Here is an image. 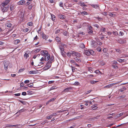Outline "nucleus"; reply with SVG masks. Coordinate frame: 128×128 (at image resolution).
<instances>
[{
	"label": "nucleus",
	"instance_id": "obj_42",
	"mask_svg": "<svg viewBox=\"0 0 128 128\" xmlns=\"http://www.w3.org/2000/svg\"><path fill=\"white\" fill-rule=\"evenodd\" d=\"M80 5L82 6H86V5H85L84 3H80Z\"/></svg>",
	"mask_w": 128,
	"mask_h": 128
},
{
	"label": "nucleus",
	"instance_id": "obj_8",
	"mask_svg": "<svg viewBox=\"0 0 128 128\" xmlns=\"http://www.w3.org/2000/svg\"><path fill=\"white\" fill-rule=\"evenodd\" d=\"M45 56V60L46 61H48L50 58V54L46 53V54Z\"/></svg>",
	"mask_w": 128,
	"mask_h": 128
},
{
	"label": "nucleus",
	"instance_id": "obj_1",
	"mask_svg": "<svg viewBox=\"0 0 128 128\" xmlns=\"http://www.w3.org/2000/svg\"><path fill=\"white\" fill-rule=\"evenodd\" d=\"M84 53L86 55L88 56L90 55H94L95 53L92 50H84Z\"/></svg>",
	"mask_w": 128,
	"mask_h": 128
},
{
	"label": "nucleus",
	"instance_id": "obj_52",
	"mask_svg": "<svg viewBox=\"0 0 128 128\" xmlns=\"http://www.w3.org/2000/svg\"><path fill=\"white\" fill-rule=\"evenodd\" d=\"M91 90H89L85 92V93H86V94H88L90 93L91 92Z\"/></svg>",
	"mask_w": 128,
	"mask_h": 128
},
{
	"label": "nucleus",
	"instance_id": "obj_7",
	"mask_svg": "<svg viewBox=\"0 0 128 128\" xmlns=\"http://www.w3.org/2000/svg\"><path fill=\"white\" fill-rule=\"evenodd\" d=\"M51 15L52 20L54 22H56V18L55 16L52 14H51Z\"/></svg>",
	"mask_w": 128,
	"mask_h": 128
},
{
	"label": "nucleus",
	"instance_id": "obj_27",
	"mask_svg": "<svg viewBox=\"0 0 128 128\" xmlns=\"http://www.w3.org/2000/svg\"><path fill=\"white\" fill-rule=\"evenodd\" d=\"M60 32V30L59 29H57L55 31V34H57L59 32Z\"/></svg>",
	"mask_w": 128,
	"mask_h": 128
},
{
	"label": "nucleus",
	"instance_id": "obj_48",
	"mask_svg": "<svg viewBox=\"0 0 128 128\" xmlns=\"http://www.w3.org/2000/svg\"><path fill=\"white\" fill-rule=\"evenodd\" d=\"M29 29L28 28H26L24 29V31L25 32H28V31Z\"/></svg>",
	"mask_w": 128,
	"mask_h": 128
},
{
	"label": "nucleus",
	"instance_id": "obj_44",
	"mask_svg": "<svg viewBox=\"0 0 128 128\" xmlns=\"http://www.w3.org/2000/svg\"><path fill=\"white\" fill-rule=\"evenodd\" d=\"M97 50L98 51L100 52L101 50V48L100 47H98L97 48Z\"/></svg>",
	"mask_w": 128,
	"mask_h": 128
},
{
	"label": "nucleus",
	"instance_id": "obj_25",
	"mask_svg": "<svg viewBox=\"0 0 128 128\" xmlns=\"http://www.w3.org/2000/svg\"><path fill=\"white\" fill-rule=\"evenodd\" d=\"M24 56L26 58H27L29 56V54H27V53H26L24 55Z\"/></svg>",
	"mask_w": 128,
	"mask_h": 128
},
{
	"label": "nucleus",
	"instance_id": "obj_5",
	"mask_svg": "<svg viewBox=\"0 0 128 128\" xmlns=\"http://www.w3.org/2000/svg\"><path fill=\"white\" fill-rule=\"evenodd\" d=\"M10 1L9 0H6L2 4V5L3 7H4Z\"/></svg>",
	"mask_w": 128,
	"mask_h": 128
},
{
	"label": "nucleus",
	"instance_id": "obj_41",
	"mask_svg": "<svg viewBox=\"0 0 128 128\" xmlns=\"http://www.w3.org/2000/svg\"><path fill=\"white\" fill-rule=\"evenodd\" d=\"M82 14H83L84 15H87L88 14V13L87 12H84L81 13Z\"/></svg>",
	"mask_w": 128,
	"mask_h": 128
},
{
	"label": "nucleus",
	"instance_id": "obj_12",
	"mask_svg": "<svg viewBox=\"0 0 128 128\" xmlns=\"http://www.w3.org/2000/svg\"><path fill=\"white\" fill-rule=\"evenodd\" d=\"M56 115V114L55 113L53 114L52 115H50L49 116H48L47 117V119H50L51 118L54 116H55Z\"/></svg>",
	"mask_w": 128,
	"mask_h": 128
},
{
	"label": "nucleus",
	"instance_id": "obj_23",
	"mask_svg": "<svg viewBox=\"0 0 128 128\" xmlns=\"http://www.w3.org/2000/svg\"><path fill=\"white\" fill-rule=\"evenodd\" d=\"M26 111V110L24 108H23L22 109L19 110L18 112H24Z\"/></svg>",
	"mask_w": 128,
	"mask_h": 128
},
{
	"label": "nucleus",
	"instance_id": "obj_39",
	"mask_svg": "<svg viewBox=\"0 0 128 128\" xmlns=\"http://www.w3.org/2000/svg\"><path fill=\"white\" fill-rule=\"evenodd\" d=\"M94 105H93V107H92V109L93 110H94L96 109L97 108V107H96V105H95H95H94Z\"/></svg>",
	"mask_w": 128,
	"mask_h": 128
},
{
	"label": "nucleus",
	"instance_id": "obj_18",
	"mask_svg": "<svg viewBox=\"0 0 128 128\" xmlns=\"http://www.w3.org/2000/svg\"><path fill=\"white\" fill-rule=\"evenodd\" d=\"M42 36L43 38L44 39L46 40L48 38V37L47 36L44 34H42Z\"/></svg>",
	"mask_w": 128,
	"mask_h": 128
},
{
	"label": "nucleus",
	"instance_id": "obj_59",
	"mask_svg": "<svg viewBox=\"0 0 128 128\" xmlns=\"http://www.w3.org/2000/svg\"><path fill=\"white\" fill-rule=\"evenodd\" d=\"M54 81H51L48 82V83L49 84H50L54 83Z\"/></svg>",
	"mask_w": 128,
	"mask_h": 128
},
{
	"label": "nucleus",
	"instance_id": "obj_19",
	"mask_svg": "<svg viewBox=\"0 0 128 128\" xmlns=\"http://www.w3.org/2000/svg\"><path fill=\"white\" fill-rule=\"evenodd\" d=\"M74 59L77 62H81V60L80 58H78L76 57L74 58Z\"/></svg>",
	"mask_w": 128,
	"mask_h": 128
},
{
	"label": "nucleus",
	"instance_id": "obj_3",
	"mask_svg": "<svg viewBox=\"0 0 128 128\" xmlns=\"http://www.w3.org/2000/svg\"><path fill=\"white\" fill-rule=\"evenodd\" d=\"M8 127H12V126H15L17 127V128H20V127H22V125L21 124H17L16 125H10L9 124L7 126Z\"/></svg>",
	"mask_w": 128,
	"mask_h": 128
},
{
	"label": "nucleus",
	"instance_id": "obj_61",
	"mask_svg": "<svg viewBox=\"0 0 128 128\" xmlns=\"http://www.w3.org/2000/svg\"><path fill=\"white\" fill-rule=\"evenodd\" d=\"M97 43L98 45L100 46L102 45V43L100 41H98Z\"/></svg>",
	"mask_w": 128,
	"mask_h": 128
},
{
	"label": "nucleus",
	"instance_id": "obj_4",
	"mask_svg": "<svg viewBox=\"0 0 128 128\" xmlns=\"http://www.w3.org/2000/svg\"><path fill=\"white\" fill-rule=\"evenodd\" d=\"M9 7L8 6L7 7H3V8L2 7L1 9L2 11L3 12V13L5 12H6L8 9Z\"/></svg>",
	"mask_w": 128,
	"mask_h": 128
},
{
	"label": "nucleus",
	"instance_id": "obj_11",
	"mask_svg": "<svg viewBox=\"0 0 128 128\" xmlns=\"http://www.w3.org/2000/svg\"><path fill=\"white\" fill-rule=\"evenodd\" d=\"M54 57L53 56H51L50 60L48 62V64L49 63H51L52 62L54 61Z\"/></svg>",
	"mask_w": 128,
	"mask_h": 128
},
{
	"label": "nucleus",
	"instance_id": "obj_33",
	"mask_svg": "<svg viewBox=\"0 0 128 128\" xmlns=\"http://www.w3.org/2000/svg\"><path fill=\"white\" fill-rule=\"evenodd\" d=\"M98 81H95L94 80H92L90 81V82L92 84H94L98 82Z\"/></svg>",
	"mask_w": 128,
	"mask_h": 128
},
{
	"label": "nucleus",
	"instance_id": "obj_13",
	"mask_svg": "<svg viewBox=\"0 0 128 128\" xmlns=\"http://www.w3.org/2000/svg\"><path fill=\"white\" fill-rule=\"evenodd\" d=\"M115 49L116 52L118 53L119 54L122 53V51L120 48H115Z\"/></svg>",
	"mask_w": 128,
	"mask_h": 128
},
{
	"label": "nucleus",
	"instance_id": "obj_22",
	"mask_svg": "<svg viewBox=\"0 0 128 128\" xmlns=\"http://www.w3.org/2000/svg\"><path fill=\"white\" fill-rule=\"evenodd\" d=\"M76 54H75V56H76V57H78L80 56V53L77 52H76Z\"/></svg>",
	"mask_w": 128,
	"mask_h": 128
},
{
	"label": "nucleus",
	"instance_id": "obj_15",
	"mask_svg": "<svg viewBox=\"0 0 128 128\" xmlns=\"http://www.w3.org/2000/svg\"><path fill=\"white\" fill-rule=\"evenodd\" d=\"M72 89L70 88H67L64 89V92H68L72 90Z\"/></svg>",
	"mask_w": 128,
	"mask_h": 128
},
{
	"label": "nucleus",
	"instance_id": "obj_2",
	"mask_svg": "<svg viewBox=\"0 0 128 128\" xmlns=\"http://www.w3.org/2000/svg\"><path fill=\"white\" fill-rule=\"evenodd\" d=\"M93 28L92 26H88V33L90 34H93Z\"/></svg>",
	"mask_w": 128,
	"mask_h": 128
},
{
	"label": "nucleus",
	"instance_id": "obj_51",
	"mask_svg": "<svg viewBox=\"0 0 128 128\" xmlns=\"http://www.w3.org/2000/svg\"><path fill=\"white\" fill-rule=\"evenodd\" d=\"M28 25L29 26H32V23L31 22H29L28 23Z\"/></svg>",
	"mask_w": 128,
	"mask_h": 128
},
{
	"label": "nucleus",
	"instance_id": "obj_31",
	"mask_svg": "<svg viewBox=\"0 0 128 128\" xmlns=\"http://www.w3.org/2000/svg\"><path fill=\"white\" fill-rule=\"evenodd\" d=\"M56 99V98H52L48 100V102H53Z\"/></svg>",
	"mask_w": 128,
	"mask_h": 128
},
{
	"label": "nucleus",
	"instance_id": "obj_35",
	"mask_svg": "<svg viewBox=\"0 0 128 128\" xmlns=\"http://www.w3.org/2000/svg\"><path fill=\"white\" fill-rule=\"evenodd\" d=\"M67 55L68 57H69L70 58V57L71 56V54L70 52H68L67 53Z\"/></svg>",
	"mask_w": 128,
	"mask_h": 128
},
{
	"label": "nucleus",
	"instance_id": "obj_50",
	"mask_svg": "<svg viewBox=\"0 0 128 128\" xmlns=\"http://www.w3.org/2000/svg\"><path fill=\"white\" fill-rule=\"evenodd\" d=\"M93 126V125L90 124H88L87 125V126L88 128H90Z\"/></svg>",
	"mask_w": 128,
	"mask_h": 128
},
{
	"label": "nucleus",
	"instance_id": "obj_47",
	"mask_svg": "<svg viewBox=\"0 0 128 128\" xmlns=\"http://www.w3.org/2000/svg\"><path fill=\"white\" fill-rule=\"evenodd\" d=\"M110 87V84H108V85L106 86H105L104 87V88H109Z\"/></svg>",
	"mask_w": 128,
	"mask_h": 128
},
{
	"label": "nucleus",
	"instance_id": "obj_28",
	"mask_svg": "<svg viewBox=\"0 0 128 128\" xmlns=\"http://www.w3.org/2000/svg\"><path fill=\"white\" fill-rule=\"evenodd\" d=\"M69 66L70 67H72V72H74L75 71V70L76 69L77 70L76 68L74 67H72V65L70 66V65Z\"/></svg>",
	"mask_w": 128,
	"mask_h": 128
},
{
	"label": "nucleus",
	"instance_id": "obj_58",
	"mask_svg": "<svg viewBox=\"0 0 128 128\" xmlns=\"http://www.w3.org/2000/svg\"><path fill=\"white\" fill-rule=\"evenodd\" d=\"M116 84V83H113V84H110V87H111L112 86H114L115 84Z\"/></svg>",
	"mask_w": 128,
	"mask_h": 128
},
{
	"label": "nucleus",
	"instance_id": "obj_17",
	"mask_svg": "<svg viewBox=\"0 0 128 128\" xmlns=\"http://www.w3.org/2000/svg\"><path fill=\"white\" fill-rule=\"evenodd\" d=\"M117 61L120 62H125L124 59H122L120 58H118L117 60Z\"/></svg>",
	"mask_w": 128,
	"mask_h": 128
},
{
	"label": "nucleus",
	"instance_id": "obj_20",
	"mask_svg": "<svg viewBox=\"0 0 128 128\" xmlns=\"http://www.w3.org/2000/svg\"><path fill=\"white\" fill-rule=\"evenodd\" d=\"M20 42V40H14V43L15 44H17Z\"/></svg>",
	"mask_w": 128,
	"mask_h": 128
},
{
	"label": "nucleus",
	"instance_id": "obj_30",
	"mask_svg": "<svg viewBox=\"0 0 128 128\" xmlns=\"http://www.w3.org/2000/svg\"><path fill=\"white\" fill-rule=\"evenodd\" d=\"M41 54H42L43 56H45L46 54V52H44V51L43 50H42L41 51Z\"/></svg>",
	"mask_w": 128,
	"mask_h": 128
},
{
	"label": "nucleus",
	"instance_id": "obj_37",
	"mask_svg": "<svg viewBox=\"0 0 128 128\" xmlns=\"http://www.w3.org/2000/svg\"><path fill=\"white\" fill-rule=\"evenodd\" d=\"M14 6H11L10 8V9L11 11H12L14 10Z\"/></svg>",
	"mask_w": 128,
	"mask_h": 128
},
{
	"label": "nucleus",
	"instance_id": "obj_57",
	"mask_svg": "<svg viewBox=\"0 0 128 128\" xmlns=\"http://www.w3.org/2000/svg\"><path fill=\"white\" fill-rule=\"evenodd\" d=\"M26 92H22V94L23 96H25L26 95Z\"/></svg>",
	"mask_w": 128,
	"mask_h": 128
},
{
	"label": "nucleus",
	"instance_id": "obj_10",
	"mask_svg": "<svg viewBox=\"0 0 128 128\" xmlns=\"http://www.w3.org/2000/svg\"><path fill=\"white\" fill-rule=\"evenodd\" d=\"M58 18L62 19H64L65 18V16L61 14H59L58 15Z\"/></svg>",
	"mask_w": 128,
	"mask_h": 128
},
{
	"label": "nucleus",
	"instance_id": "obj_26",
	"mask_svg": "<svg viewBox=\"0 0 128 128\" xmlns=\"http://www.w3.org/2000/svg\"><path fill=\"white\" fill-rule=\"evenodd\" d=\"M76 52H75L74 51H71L70 52V53L71 55H72L73 56H75V54H76Z\"/></svg>",
	"mask_w": 128,
	"mask_h": 128
},
{
	"label": "nucleus",
	"instance_id": "obj_53",
	"mask_svg": "<svg viewBox=\"0 0 128 128\" xmlns=\"http://www.w3.org/2000/svg\"><path fill=\"white\" fill-rule=\"evenodd\" d=\"M63 34L65 36H67V35L68 34L67 32H64L63 33Z\"/></svg>",
	"mask_w": 128,
	"mask_h": 128
},
{
	"label": "nucleus",
	"instance_id": "obj_63",
	"mask_svg": "<svg viewBox=\"0 0 128 128\" xmlns=\"http://www.w3.org/2000/svg\"><path fill=\"white\" fill-rule=\"evenodd\" d=\"M24 83L23 82L21 83L20 84V87H22L24 86Z\"/></svg>",
	"mask_w": 128,
	"mask_h": 128
},
{
	"label": "nucleus",
	"instance_id": "obj_60",
	"mask_svg": "<svg viewBox=\"0 0 128 128\" xmlns=\"http://www.w3.org/2000/svg\"><path fill=\"white\" fill-rule=\"evenodd\" d=\"M80 107H81V108H80L81 109H83L84 108L83 106H84V105H83L82 104H80Z\"/></svg>",
	"mask_w": 128,
	"mask_h": 128
},
{
	"label": "nucleus",
	"instance_id": "obj_9",
	"mask_svg": "<svg viewBox=\"0 0 128 128\" xmlns=\"http://www.w3.org/2000/svg\"><path fill=\"white\" fill-rule=\"evenodd\" d=\"M9 62H5L4 64V69L5 70H6L8 68V66Z\"/></svg>",
	"mask_w": 128,
	"mask_h": 128
},
{
	"label": "nucleus",
	"instance_id": "obj_40",
	"mask_svg": "<svg viewBox=\"0 0 128 128\" xmlns=\"http://www.w3.org/2000/svg\"><path fill=\"white\" fill-rule=\"evenodd\" d=\"M124 35V33L122 32H119V36H122Z\"/></svg>",
	"mask_w": 128,
	"mask_h": 128
},
{
	"label": "nucleus",
	"instance_id": "obj_54",
	"mask_svg": "<svg viewBox=\"0 0 128 128\" xmlns=\"http://www.w3.org/2000/svg\"><path fill=\"white\" fill-rule=\"evenodd\" d=\"M63 3L62 2H60V6L61 7H63Z\"/></svg>",
	"mask_w": 128,
	"mask_h": 128
},
{
	"label": "nucleus",
	"instance_id": "obj_56",
	"mask_svg": "<svg viewBox=\"0 0 128 128\" xmlns=\"http://www.w3.org/2000/svg\"><path fill=\"white\" fill-rule=\"evenodd\" d=\"M29 80H26L24 81V82L25 84L28 83L29 82Z\"/></svg>",
	"mask_w": 128,
	"mask_h": 128
},
{
	"label": "nucleus",
	"instance_id": "obj_14",
	"mask_svg": "<svg viewBox=\"0 0 128 128\" xmlns=\"http://www.w3.org/2000/svg\"><path fill=\"white\" fill-rule=\"evenodd\" d=\"M48 64H46V66L44 68V70H46L49 69V68L51 66L50 65H48Z\"/></svg>",
	"mask_w": 128,
	"mask_h": 128
},
{
	"label": "nucleus",
	"instance_id": "obj_62",
	"mask_svg": "<svg viewBox=\"0 0 128 128\" xmlns=\"http://www.w3.org/2000/svg\"><path fill=\"white\" fill-rule=\"evenodd\" d=\"M74 84L76 85H78L79 84V83L78 82H76Z\"/></svg>",
	"mask_w": 128,
	"mask_h": 128
},
{
	"label": "nucleus",
	"instance_id": "obj_21",
	"mask_svg": "<svg viewBox=\"0 0 128 128\" xmlns=\"http://www.w3.org/2000/svg\"><path fill=\"white\" fill-rule=\"evenodd\" d=\"M91 6L95 8H96L98 7V6L97 4H91Z\"/></svg>",
	"mask_w": 128,
	"mask_h": 128
},
{
	"label": "nucleus",
	"instance_id": "obj_43",
	"mask_svg": "<svg viewBox=\"0 0 128 128\" xmlns=\"http://www.w3.org/2000/svg\"><path fill=\"white\" fill-rule=\"evenodd\" d=\"M38 72V71L37 70H32V74H36Z\"/></svg>",
	"mask_w": 128,
	"mask_h": 128
},
{
	"label": "nucleus",
	"instance_id": "obj_49",
	"mask_svg": "<svg viewBox=\"0 0 128 128\" xmlns=\"http://www.w3.org/2000/svg\"><path fill=\"white\" fill-rule=\"evenodd\" d=\"M32 4H31L29 5L28 7V8L29 10L32 9Z\"/></svg>",
	"mask_w": 128,
	"mask_h": 128
},
{
	"label": "nucleus",
	"instance_id": "obj_45",
	"mask_svg": "<svg viewBox=\"0 0 128 128\" xmlns=\"http://www.w3.org/2000/svg\"><path fill=\"white\" fill-rule=\"evenodd\" d=\"M93 26L98 28H99V26L97 24H93Z\"/></svg>",
	"mask_w": 128,
	"mask_h": 128
},
{
	"label": "nucleus",
	"instance_id": "obj_46",
	"mask_svg": "<svg viewBox=\"0 0 128 128\" xmlns=\"http://www.w3.org/2000/svg\"><path fill=\"white\" fill-rule=\"evenodd\" d=\"M57 88H56V87H51L50 89V90H54L55 89H56Z\"/></svg>",
	"mask_w": 128,
	"mask_h": 128
},
{
	"label": "nucleus",
	"instance_id": "obj_32",
	"mask_svg": "<svg viewBox=\"0 0 128 128\" xmlns=\"http://www.w3.org/2000/svg\"><path fill=\"white\" fill-rule=\"evenodd\" d=\"M80 47L82 48H84L85 47L84 45L83 44H82L80 45Z\"/></svg>",
	"mask_w": 128,
	"mask_h": 128
},
{
	"label": "nucleus",
	"instance_id": "obj_55",
	"mask_svg": "<svg viewBox=\"0 0 128 128\" xmlns=\"http://www.w3.org/2000/svg\"><path fill=\"white\" fill-rule=\"evenodd\" d=\"M26 3L28 5H29L30 4H32V2H31L28 1Z\"/></svg>",
	"mask_w": 128,
	"mask_h": 128
},
{
	"label": "nucleus",
	"instance_id": "obj_38",
	"mask_svg": "<svg viewBox=\"0 0 128 128\" xmlns=\"http://www.w3.org/2000/svg\"><path fill=\"white\" fill-rule=\"evenodd\" d=\"M40 56V54H38L37 55H36V54H35L34 56H33V58L34 59L35 58L36 56H38V57H39Z\"/></svg>",
	"mask_w": 128,
	"mask_h": 128
},
{
	"label": "nucleus",
	"instance_id": "obj_6",
	"mask_svg": "<svg viewBox=\"0 0 128 128\" xmlns=\"http://www.w3.org/2000/svg\"><path fill=\"white\" fill-rule=\"evenodd\" d=\"M26 1L24 0H22L18 2V4L19 5H24L25 4Z\"/></svg>",
	"mask_w": 128,
	"mask_h": 128
},
{
	"label": "nucleus",
	"instance_id": "obj_16",
	"mask_svg": "<svg viewBox=\"0 0 128 128\" xmlns=\"http://www.w3.org/2000/svg\"><path fill=\"white\" fill-rule=\"evenodd\" d=\"M70 62L71 63H72L73 64L75 65L76 66H79L77 64H76L75 62V61L73 60H71L70 61Z\"/></svg>",
	"mask_w": 128,
	"mask_h": 128
},
{
	"label": "nucleus",
	"instance_id": "obj_24",
	"mask_svg": "<svg viewBox=\"0 0 128 128\" xmlns=\"http://www.w3.org/2000/svg\"><path fill=\"white\" fill-rule=\"evenodd\" d=\"M56 41L58 42H59L60 41V38L58 37H57L56 38Z\"/></svg>",
	"mask_w": 128,
	"mask_h": 128
},
{
	"label": "nucleus",
	"instance_id": "obj_64",
	"mask_svg": "<svg viewBox=\"0 0 128 128\" xmlns=\"http://www.w3.org/2000/svg\"><path fill=\"white\" fill-rule=\"evenodd\" d=\"M92 68H90L88 69V71L89 72H91V71H92Z\"/></svg>",
	"mask_w": 128,
	"mask_h": 128
},
{
	"label": "nucleus",
	"instance_id": "obj_34",
	"mask_svg": "<svg viewBox=\"0 0 128 128\" xmlns=\"http://www.w3.org/2000/svg\"><path fill=\"white\" fill-rule=\"evenodd\" d=\"M112 32L113 34L114 35L117 36L118 35V32H116L113 31Z\"/></svg>",
	"mask_w": 128,
	"mask_h": 128
},
{
	"label": "nucleus",
	"instance_id": "obj_29",
	"mask_svg": "<svg viewBox=\"0 0 128 128\" xmlns=\"http://www.w3.org/2000/svg\"><path fill=\"white\" fill-rule=\"evenodd\" d=\"M45 56H43V57H42L41 59L40 60V61L41 62H43L44 60H45Z\"/></svg>",
	"mask_w": 128,
	"mask_h": 128
},
{
	"label": "nucleus",
	"instance_id": "obj_36",
	"mask_svg": "<svg viewBox=\"0 0 128 128\" xmlns=\"http://www.w3.org/2000/svg\"><path fill=\"white\" fill-rule=\"evenodd\" d=\"M7 26L8 27H10L12 26V24L10 23H8L7 24Z\"/></svg>",
	"mask_w": 128,
	"mask_h": 128
}]
</instances>
